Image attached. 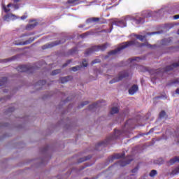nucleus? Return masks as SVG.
<instances>
[{"mask_svg":"<svg viewBox=\"0 0 179 179\" xmlns=\"http://www.w3.org/2000/svg\"><path fill=\"white\" fill-rule=\"evenodd\" d=\"M13 59H16V57H13L12 58L5 59L1 61V62H9L10 61H13Z\"/></svg>","mask_w":179,"mask_h":179,"instance_id":"nucleus-29","label":"nucleus"},{"mask_svg":"<svg viewBox=\"0 0 179 179\" xmlns=\"http://www.w3.org/2000/svg\"><path fill=\"white\" fill-rule=\"evenodd\" d=\"M71 62H72V60H68V61L66 62V63H65V64H63L62 67H63V68H65L66 66H68V65H69V64L71 63Z\"/></svg>","mask_w":179,"mask_h":179,"instance_id":"nucleus-39","label":"nucleus"},{"mask_svg":"<svg viewBox=\"0 0 179 179\" xmlns=\"http://www.w3.org/2000/svg\"><path fill=\"white\" fill-rule=\"evenodd\" d=\"M38 67L31 66L27 65H20L17 67V71L18 72H27V73H33L36 69H38Z\"/></svg>","mask_w":179,"mask_h":179,"instance_id":"nucleus-5","label":"nucleus"},{"mask_svg":"<svg viewBox=\"0 0 179 179\" xmlns=\"http://www.w3.org/2000/svg\"><path fill=\"white\" fill-rule=\"evenodd\" d=\"M131 176H134V174H132Z\"/></svg>","mask_w":179,"mask_h":179,"instance_id":"nucleus-56","label":"nucleus"},{"mask_svg":"<svg viewBox=\"0 0 179 179\" xmlns=\"http://www.w3.org/2000/svg\"><path fill=\"white\" fill-rule=\"evenodd\" d=\"M99 22L100 23V24H104L107 23V20H106L104 18H100Z\"/></svg>","mask_w":179,"mask_h":179,"instance_id":"nucleus-33","label":"nucleus"},{"mask_svg":"<svg viewBox=\"0 0 179 179\" xmlns=\"http://www.w3.org/2000/svg\"><path fill=\"white\" fill-rule=\"evenodd\" d=\"M85 36H87V33L81 34V37H85Z\"/></svg>","mask_w":179,"mask_h":179,"instance_id":"nucleus-48","label":"nucleus"},{"mask_svg":"<svg viewBox=\"0 0 179 179\" xmlns=\"http://www.w3.org/2000/svg\"><path fill=\"white\" fill-rule=\"evenodd\" d=\"M120 135H121V131L115 129V132L113 134H110L109 136L106 138V139L103 141H101L98 143L95 146V150H100L99 148H106L111 141H114L115 139H118L120 138Z\"/></svg>","mask_w":179,"mask_h":179,"instance_id":"nucleus-3","label":"nucleus"},{"mask_svg":"<svg viewBox=\"0 0 179 179\" xmlns=\"http://www.w3.org/2000/svg\"><path fill=\"white\" fill-rule=\"evenodd\" d=\"M7 91H4L5 93H6Z\"/></svg>","mask_w":179,"mask_h":179,"instance_id":"nucleus-54","label":"nucleus"},{"mask_svg":"<svg viewBox=\"0 0 179 179\" xmlns=\"http://www.w3.org/2000/svg\"><path fill=\"white\" fill-rule=\"evenodd\" d=\"M36 26H37V22H35L34 24H29L28 25L26 26V30H33V29H34V27H36Z\"/></svg>","mask_w":179,"mask_h":179,"instance_id":"nucleus-18","label":"nucleus"},{"mask_svg":"<svg viewBox=\"0 0 179 179\" xmlns=\"http://www.w3.org/2000/svg\"><path fill=\"white\" fill-rule=\"evenodd\" d=\"M82 69V66H76L70 69L71 71H73V72H76V71H80Z\"/></svg>","mask_w":179,"mask_h":179,"instance_id":"nucleus-24","label":"nucleus"},{"mask_svg":"<svg viewBox=\"0 0 179 179\" xmlns=\"http://www.w3.org/2000/svg\"><path fill=\"white\" fill-rule=\"evenodd\" d=\"M138 170H139V165H138L134 169H133L131 170V173H138Z\"/></svg>","mask_w":179,"mask_h":179,"instance_id":"nucleus-37","label":"nucleus"},{"mask_svg":"<svg viewBox=\"0 0 179 179\" xmlns=\"http://www.w3.org/2000/svg\"><path fill=\"white\" fill-rule=\"evenodd\" d=\"M78 52V48H73L72 50L69 51V54L71 55H73V54H76Z\"/></svg>","mask_w":179,"mask_h":179,"instance_id":"nucleus-28","label":"nucleus"},{"mask_svg":"<svg viewBox=\"0 0 179 179\" xmlns=\"http://www.w3.org/2000/svg\"><path fill=\"white\" fill-rule=\"evenodd\" d=\"M22 20H24L25 19H27V15H22L21 17Z\"/></svg>","mask_w":179,"mask_h":179,"instance_id":"nucleus-44","label":"nucleus"},{"mask_svg":"<svg viewBox=\"0 0 179 179\" xmlns=\"http://www.w3.org/2000/svg\"><path fill=\"white\" fill-rule=\"evenodd\" d=\"M90 159H92V156L90 155L80 158V159H78V163H83V162H86V160H90Z\"/></svg>","mask_w":179,"mask_h":179,"instance_id":"nucleus-19","label":"nucleus"},{"mask_svg":"<svg viewBox=\"0 0 179 179\" xmlns=\"http://www.w3.org/2000/svg\"><path fill=\"white\" fill-rule=\"evenodd\" d=\"M153 131V129H151L149 131V134H150V132H152Z\"/></svg>","mask_w":179,"mask_h":179,"instance_id":"nucleus-53","label":"nucleus"},{"mask_svg":"<svg viewBox=\"0 0 179 179\" xmlns=\"http://www.w3.org/2000/svg\"><path fill=\"white\" fill-rule=\"evenodd\" d=\"M14 2L17 3V2H20V0H13Z\"/></svg>","mask_w":179,"mask_h":179,"instance_id":"nucleus-51","label":"nucleus"},{"mask_svg":"<svg viewBox=\"0 0 179 179\" xmlns=\"http://www.w3.org/2000/svg\"><path fill=\"white\" fill-rule=\"evenodd\" d=\"M150 177H155V176H157V171L153 169L150 172L149 174Z\"/></svg>","mask_w":179,"mask_h":179,"instance_id":"nucleus-25","label":"nucleus"},{"mask_svg":"<svg viewBox=\"0 0 179 179\" xmlns=\"http://www.w3.org/2000/svg\"><path fill=\"white\" fill-rule=\"evenodd\" d=\"M132 160H133L132 159H128L127 158H124L122 160L119 161L117 162V164H119V166H121V167H125V166H127V164H129V163H131Z\"/></svg>","mask_w":179,"mask_h":179,"instance_id":"nucleus-8","label":"nucleus"},{"mask_svg":"<svg viewBox=\"0 0 179 179\" xmlns=\"http://www.w3.org/2000/svg\"><path fill=\"white\" fill-rule=\"evenodd\" d=\"M100 22V18L99 17H90L86 20V23H97Z\"/></svg>","mask_w":179,"mask_h":179,"instance_id":"nucleus-10","label":"nucleus"},{"mask_svg":"<svg viewBox=\"0 0 179 179\" xmlns=\"http://www.w3.org/2000/svg\"><path fill=\"white\" fill-rule=\"evenodd\" d=\"M101 62V60L100 59H95L92 62V65H94V64H100Z\"/></svg>","mask_w":179,"mask_h":179,"instance_id":"nucleus-31","label":"nucleus"},{"mask_svg":"<svg viewBox=\"0 0 179 179\" xmlns=\"http://www.w3.org/2000/svg\"><path fill=\"white\" fill-rule=\"evenodd\" d=\"M10 6H13L14 9H19V4L8 3L7 5V8H10Z\"/></svg>","mask_w":179,"mask_h":179,"instance_id":"nucleus-27","label":"nucleus"},{"mask_svg":"<svg viewBox=\"0 0 179 179\" xmlns=\"http://www.w3.org/2000/svg\"><path fill=\"white\" fill-rule=\"evenodd\" d=\"M128 76H129V73H128V71H121L118 74V78H113L112 80L109 82V83L112 85L113 83L120 82V80H122V79H124V78H128Z\"/></svg>","mask_w":179,"mask_h":179,"instance_id":"nucleus-6","label":"nucleus"},{"mask_svg":"<svg viewBox=\"0 0 179 179\" xmlns=\"http://www.w3.org/2000/svg\"><path fill=\"white\" fill-rule=\"evenodd\" d=\"M160 75V73H156L155 76H159Z\"/></svg>","mask_w":179,"mask_h":179,"instance_id":"nucleus-52","label":"nucleus"},{"mask_svg":"<svg viewBox=\"0 0 179 179\" xmlns=\"http://www.w3.org/2000/svg\"><path fill=\"white\" fill-rule=\"evenodd\" d=\"M138 85H133V86L129 90V93L132 96V95L135 94V93H136V92H138Z\"/></svg>","mask_w":179,"mask_h":179,"instance_id":"nucleus-11","label":"nucleus"},{"mask_svg":"<svg viewBox=\"0 0 179 179\" xmlns=\"http://www.w3.org/2000/svg\"><path fill=\"white\" fill-rule=\"evenodd\" d=\"M78 27H79L80 29H82V28L85 27V24H80V25L78 26Z\"/></svg>","mask_w":179,"mask_h":179,"instance_id":"nucleus-45","label":"nucleus"},{"mask_svg":"<svg viewBox=\"0 0 179 179\" xmlns=\"http://www.w3.org/2000/svg\"><path fill=\"white\" fill-rule=\"evenodd\" d=\"M66 41L65 39L62 38L61 41H56L55 42L51 43L50 44L44 45L42 48L43 50H47V48H52V47H55L57 45H59V44H64Z\"/></svg>","mask_w":179,"mask_h":179,"instance_id":"nucleus-7","label":"nucleus"},{"mask_svg":"<svg viewBox=\"0 0 179 179\" xmlns=\"http://www.w3.org/2000/svg\"><path fill=\"white\" fill-rule=\"evenodd\" d=\"M176 94H179V88H177L176 90Z\"/></svg>","mask_w":179,"mask_h":179,"instance_id":"nucleus-47","label":"nucleus"},{"mask_svg":"<svg viewBox=\"0 0 179 179\" xmlns=\"http://www.w3.org/2000/svg\"><path fill=\"white\" fill-rule=\"evenodd\" d=\"M3 9L6 13H8V12H10V9H7L6 6H3Z\"/></svg>","mask_w":179,"mask_h":179,"instance_id":"nucleus-41","label":"nucleus"},{"mask_svg":"<svg viewBox=\"0 0 179 179\" xmlns=\"http://www.w3.org/2000/svg\"><path fill=\"white\" fill-rule=\"evenodd\" d=\"M131 45H138V47H143L145 45L148 48H153V47H156V45H152L149 43H142L141 45H139L136 41H130L123 43L122 45L117 49L110 51L108 55H115V54H118L120 51H122V50H125V48H128V47H131Z\"/></svg>","mask_w":179,"mask_h":179,"instance_id":"nucleus-2","label":"nucleus"},{"mask_svg":"<svg viewBox=\"0 0 179 179\" xmlns=\"http://www.w3.org/2000/svg\"><path fill=\"white\" fill-rule=\"evenodd\" d=\"M177 174H179V167L175 168L170 173V176H177Z\"/></svg>","mask_w":179,"mask_h":179,"instance_id":"nucleus-20","label":"nucleus"},{"mask_svg":"<svg viewBox=\"0 0 179 179\" xmlns=\"http://www.w3.org/2000/svg\"><path fill=\"white\" fill-rule=\"evenodd\" d=\"M155 34H160V32L159 31H155V32L147 33V36H153Z\"/></svg>","mask_w":179,"mask_h":179,"instance_id":"nucleus-36","label":"nucleus"},{"mask_svg":"<svg viewBox=\"0 0 179 179\" xmlns=\"http://www.w3.org/2000/svg\"><path fill=\"white\" fill-rule=\"evenodd\" d=\"M151 16L152 12L149 11H144L143 12L141 16H136L135 17L127 15L122 20L113 21L110 24V29H105L102 31H104L105 33H111V31H113L114 24L115 26H118L119 27H127V22H128V20H132L134 24H143V23H145V19L150 17Z\"/></svg>","mask_w":179,"mask_h":179,"instance_id":"nucleus-1","label":"nucleus"},{"mask_svg":"<svg viewBox=\"0 0 179 179\" xmlns=\"http://www.w3.org/2000/svg\"><path fill=\"white\" fill-rule=\"evenodd\" d=\"M89 104V101H85L81 103L80 106H78V108H82V107H85V106H87Z\"/></svg>","mask_w":179,"mask_h":179,"instance_id":"nucleus-32","label":"nucleus"},{"mask_svg":"<svg viewBox=\"0 0 179 179\" xmlns=\"http://www.w3.org/2000/svg\"><path fill=\"white\" fill-rule=\"evenodd\" d=\"M129 157H131V156H129Z\"/></svg>","mask_w":179,"mask_h":179,"instance_id":"nucleus-55","label":"nucleus"},{"mask_svg":"<svg viewBox=\"0 0 179 179\" xmlns=\"http://www.w3.org/2000/svg\"><path fill=\"white\" fill-rule=\"evenodd\" d=\"M177 162H178L179 163V157H174L173 159H171L169 161V163L170 166H173V164H174L175 163H177Z\"/></svg>","mask_w":179,"mask_h":179,"instance_id":"nucleus-15","label":"nucleus"},{"mask_svg":"<svg viewBox=\"0 0 179 179\" xmlns=\"http://www.w3.org/2000/svg\"><path fill=\"white\" fill-rule=\"evenodd\" d=\"M34 41V38H30L29 40H27L24 42H20L17 45H27V44H31Z\"/></svg>","mask_w":179,"mask_h":179,"instance_id":"nucleus-14","label":"nucleus"},{"mask_svg":"<svg viewBox=\"0 0 179 179\" xmlns=\"http://www.w3.org/2000/svg\"><path fill=\"white\" fill-rule=\"evenodd\" d=\"M118 111H120V109H118L117 107H113L110 110V114L113 115V114H117Z\"/></svg>","mask_w":179,"mask_h":179,"instance_id":"nucleus-23","label":"nucleus"},{"mask_svg":"<svg viewBox=\"0 0 179 179\" xmlns=\"http://www.w3.org/2000/svg\"><path fill=\"white\" fill-rule=\"evenodd\" d=\"M97 107H100V105H99V102H96L95 103L90 105L89 110H90V111H92V110H94V108H97Z\"/></svg>","mask_w":179,"mask_h":179,"instance_id":"nucleus-17","label":"nucleus"},{"mask_svg":"<svg viewBox=\"0 0 179 179\" xmlns=\"http://www.w3.org/2000/svg\"><path fill=\"white\" fill-rule=\"evenodd\" d=\"M27 36H30V34H23L22 36H21V37H26Z\"/></svg>","mask_w":179,"mask_h":179,"instance_id":"nucleus-46","label":"nucleus"},{"mask_svg":"<svg viewBox=\"0 0 179 179\" xmlns=\"http://www.w3.org/2000/svg\"><path fill=\"white\" fill-rule=\"evenodd\" d=\"M67 3H69L71 6H76V5L82 3V1L80 0H68Z\"/></svg>","mask_w":179,"mask_h":179,"instance_id":"nucleus-13","label":"nucleus"},{"mask_svg":"<svg viewBox=\"0 0 179 179\" xmlns=\"http://www.w3.org/2000/svg\"><path fill=\"white\" fill-rule=\"evenodd\" d=\"M108 45V43H106L101 45H94L86 50V52H85V57H87V55H90V54H92V52H97L99 51H106Z\"/></svg>","mask_w":179,"mask_h":179,"instance_id":"nucleus-4","label":"nucleus"},{"mask_svg":"<svg viewBox=\"0 0 179 179\" xmlns=\"http://www.w3.org/2000/svg\"><path fill=\"white\" fill-rule=\"evenodd\" d=\"M83 66H84V68H86V66H87V61H86V59L83 60Z\"/></svg>","mask_w":179,"mask_h":179,"instance_id":"nucleus-40","label":"nucleus"},{"mask_svg":"<svg viewBox=\"0 0 179 179\" xmlns=\"http://www.w3.org/2000/svg\"><path fill=\"white\" fill-rule=\"evenodd\" d=\"M135 37L136 38H137V40H140V41H143V40L146 38V36H142V35H138V34H136Z\"/></svg>","mask_w":179,"mask_h":179,"instance_id":"nucleus-22","label":"nucleus"},{"mask_svg":"<svg viewBox=\"0 0 179 179\" xmlns=\"http://www.w3.org/2000/svg\"><path fill=\"white\" fill-rule=\"evenodd\" d=\"M164 117H166V111L162 110L159 113V117L160 118H164Z\"/></svg>","mask_w":179,"mask_h":179,"instance_id":"nucleus-35","label":"nucleus"},{"mask_svg":"<svg viewBox=\"0 0 179 179\" xmlns=\"http://www.w3.org/2000/svg\"><path fill=\"white\" fill-rule=\"evenodd\" d=\"M45 83H47V82L45 80H39L38 82V85H42V86H43V85H45Z\"/></svg>","mask_w":179,"mask_h":179,"instance_id":"nucleus-38","label":"nucleus"},{"mask_svg":"<svg viewBox=\"0 0 179 179\" xmlns=\"http://www.w3.org/2000/svg\"><path fill=\"white\" fill-rule=\"evenodd\" d=\"M173 19H174L175 20H177L178 19H179V15H174V16H173Z\"/></svg>","mask_w":179,"mask_h":179,"instance_id":"nucleus-43","label":"nucleus"},{"mask_svg":"<svg viewBox=\"0 0 179 179\" xmlns=\"http://www.w3.org/2000/svg\"><path fill=\"white\" fill-rule=\"evenodd\" d=\"M13 111H15V108H9L8 109V113H13Z\"/></svg>","mask_w":179,"mask_h":179,"instance_id":"nucleus-42","label":"nucleus"},{"mask_svg":"<svg viewBox=\"0 0 179 179\" xmlns=\"http://www.w3.org/2000/svg\"><path fill=\"white\" fill-rule=\"evenodd\" d=\"M169 85H179V78L172 80Z\"/></svg>","mask_w":179,"mask_h":179,"instance_id":"nucleus-30","label":"nucleus"},{"mask_svg":"<svg viewBox=\"0 0 179 179\" xmlns=\"http://www.w3.org/2000/svg\"><path fill=\"white\" fill-rule=\"evenodd\" d=\"M12 16H15L13 14H7L4 16V20H8V19H10Z\"/></svg>","mask_w":179,"mask_h":179,"instance_id":"nucleus-34","label":"nucleus"},{"mask_svg":"<svg viewBox=\"0 0 179 179\" xmlns=\"http://www.w3.org/2000/svg\"><path fill=\"white\" fill-rule=\"evenodd\" d=\"M151 78H152L151 80H152V82H153L155 80V78H153V75L151 76Z\"/></svg>","mask_w":179,"mask_h":179,"instance_id":"nucleus-50","label":"nucleus"},{"mask_svg":"<svg viewBox=\"0 0 179 179\" xmlns=\"http://www.w3.org/2000/svg\"><path fill=\"white\" fill-rule=\"evenodd\" d=\"M123 157H125L124 152L122 154L117 153L110 157V159L109 160V162H113V160H115V159H122Z\"/></svg>","mask_w":179,"mask_h":179,"instance_id":"nucleus-9","label":"nucleus"},{"mask_svg":"<svg viewBox=\"0 0 179 179\" xmlns=\"http://www.w3.org/2000/svg\"><path fill=\"white\" fill-rule=\"evenodd\" d=\"M141 59H142L140 57H136L132 59H129V62H130V64H132V62H134V61H137V62H139Z\"/></svg>","mask_w":179,"mask_h":179,"instance_id":"nucleus-21","label":"nucleus"},{"mask_svg":"<svg viewBox=\"0 0 179 179\" xmlns=\"http://www.w3.org/2000/svg\"><path fill=\"white\" fill-rule=\"evenodd\" d=\"M58 73H61V69H56L52 71L51 75L54 76L55 75H58Z\"/></svg>","mask_w":179,"mask_h":179,"instance_id":"nucleus-26","label":"nucleus"},{"mask_svg":"<svg viewBox=\"0 0 179 179\" xmlns=\"http://www.w3.org/2000/svg\"><path fill=\"white\" fill-rule=\"evenodd\" d=\"M89 166H90V165L87 164L85 166L83 167V169H81V170H83V169H86V167H89Z\"/></svg>","mask_w":179,"mask_h":179,"instance_id":"nucleus-49","label":"nucleus"},{"mask_svg":"<svg viewBox=\"0 0 179 179\" xmlns=\"http://www.w3.org/2000/svg\"><path fill=\"white\" fill-rule=\"evenodd\" d=\"M7 83H8V78L6 77L2 78V79L0 80V87L1 86H6Z\"/></svg>","mask_w":179,"mask_h":179,"instance_id":"nucleus-16","label":"nucleus"},{"mask_svg":"<svg viewBox=\"0 0 179 179\" xmlns=\"http://www.w3.org/2000/svg\"><path fill=\"white\" fill-rule=\"evenodd\" d=\"M72 79H73L72 76H69L66 77H62V78H60V82H61V83H66V82H69V80H72Z\"/></svg>","mask_w":179,"mask_h":179,"instance_id":"nucleus-12","label":"nucleus"}]
</instances>
